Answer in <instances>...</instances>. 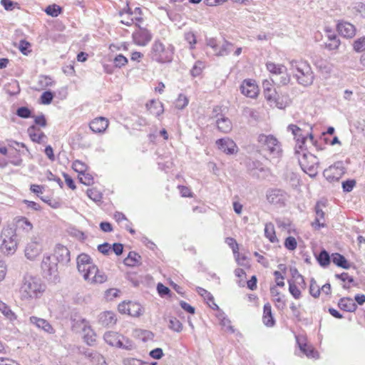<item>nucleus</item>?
Returning a JSON list of instances; mask_svg holds the SVG:
<instances>
[{
    "label": "nucleus",
    "instance_id": "nucleus-15",
    "mask_svg": "<svg viewBox=\"0 0 365 365\" xmlns=\"http://www.w3.org/2000/svg\"><path fill=\"white\" fill-rule=\"evenodd\" d=\"M324 207L325 205L322 202H317L314 207L315 220L312 222V226L315 230H319L326 226L324 222L325 212L323 211Z\"/></svg>",
    "mask_w": 365,
    "mask_h": 365
},
{
    "label": "nucleus",
    "instance_id": "nucleus-60",
    "mask_svg": "<svg viewBox=\"0 0 365 365\" xmlns=\"http://www.w3.org/2000/svg\"><path fill=\"white\" fill-rule=\"evenodd\" d=\"M289 290L290 294L295 298L299 299L301 297V291L297 286L293 283H289Z\"/></svg>",
    "mask_w": 365,
    "mask_h": 365
},
{
    "label": "nucleus",
    "instance_id": "nucleus-2",
    "mask_svg": "<svg viewBox=\"0 0 365 365\" xmlns=\"http://www.w3.org/2000/svg\"><path fill=\"white\" fill-rule=\"evenodd\" d=\"M255 145L257 152L262 154L266 159L268 157L278 158L282 155L280 141L273 135L260 133L257 136Z\"/></svg>",
    "mask_w": 365,
    "mask_h": 365
},
{
    "label": "nucleus",
    "instance_id": "nucleus-33",
    "mask_svg": "<svg viewBox=\"0 0 365 365\" xmlns=\"http://www.w3.org/2000/svg\"><path fill=\"white\" fill-rule=\"evenodd\" d=\"M0 312L9 321L13 322L16 319V315L10 307L0 300Z\"/></svg>",
    "mask_w": 365,
    "mask_h": 365
},
{
    "label": "nucleus",
    "instance_id": "nucleus-44",
    "mask_svg": "<svg viewBox=\"0 0 365 365\" xmlns=\"http://www.w3.org/2000/svg\"><path fill=\"white\" fill-rule=\"evenodd\" d=\"M317 260L322 266L325 267L329 264L331 259L327 251L322 250L319 253L317 257Z\"/></svg>",
    "mask_w": 365,
    "mask_h": 365
},
{
    "label": "nucleus",
    "instance_id": "nucleus-35",
    "mask_svg": "<svg viewBox=\"0 0 365 365\" xmlns=\"http://www.w3.org/2000/svg\"><path fill=\"white\" fill-rule=\"evenodd\" d=\"M331 259L332 262L339 267L344 269H348L349 267V264L346 258L339 253L332 254Z\"/></svg>",
    "mask_w": 365,
    "mask_h": 365
},
{
    "label": "nucleus",
    "instance_id": "nucleus-21",
    "mask_svg": "<svg viewBox=\"0 0 365 365\" xmlns=\"http://www.w3.org/2000/svg\"><path fill=\"white\" fill-rule=\"evenodd\" d=\"M29 321L31 324L36 325V327L38 329H41L44 331L53 334L54 333V329L52 326L47 322L46 319L42 318H38L34 316H32L29 318Z\"/></svg>",
    "mask_w": 365,
    "mask_h": 365
},
{
    "label": "nucleus",
    "instance_id": "nucleus-29",
    "mask_svg": "<svg viewBox=\"0 0 365 365\" xmlns=\"http://www.w3.org/2000/svg\"><path fill=\"white\" fill-rule=\"evenodd\" d=\"M123 19H121V23L125 24L127 26H130L135 23V21L138 22L142 20L141 17L135 16L133 17L131 16L133 15V12H130V9L128 7V11L125 13H120ZM137 24V23H135Z\"/></svg>",
    "mask_w": 365,
    "mask_h": 365
},
{
    "label": "nucleus",
    "instance_id": "nucleus-38",
    "mask_svg": "<svg viewBox=\"0 0 365 365\" xmlns=\"http://www.w3.org/2000/svg\"><path fill=\"white\" fill-rule=\"evenodd\" d=\"M128 315L131 317H139L143 313V309L140 304L129 301Z\"/></svg>",
    "mask_w": 365,
    "mask_h": 365
},
{
    "label": "nucleus",
    "instance_id": "nucleus-7",
    "mask_svg": "<svg viewBox=\"0 0 365 365\" xmlns=\"http://www.w3.org/2000/svg\"><path fill=\"white\" fill-rule=\"evenodd\" d=\"M2 243L1 249L6 255L15 252L17 248V235L14 229L11 227L4 228L1 232Z\"/></svg>",
    "mask_w": 365,
    "mask_h": 365
},
{
    "label": "nucleus",
    "instance_id": "nucleus-43",
    "mask_svg": "<svg viewBox=\"0 0 365 365\" xmlns=\"http://www.w3.org/2000/svg\"><path fill=\"white\" fill-rule=\"evenodd\" d=\"M315 65L323 73H329L331 71V66L325 60L317 61Z\"/></svg>",
    "mask_w": 365,
    "mask_h": 365
},
{
    "label": "nucleus",
    "instance_id": "nucleus-24",
    "mask_svg": "<svg viewBox=\"0 0 365 365\" xmlns=\"http://www.w3.org/2000/svg\"><path fill=\"white\" fill-rule=\"evenodd\" d=\"M339 307L345 312H354L357 308L356 303L350 297H343L338 303Z\"/></svg>",
    "mask_w": 365,
    "mask_h": 365
},
{
    "label": "nucleus",
    "instance_id": "nucleus-18",
    "mask_svg": "<svg viewBox=\"0 0 365 365\" xmlns=\"http://www.w3.org/2000/svg\"><path fill=\"white\" fill-rule=\"evenodd\" d=\"M216 143L218 148L227 154H233L236 150V144L229 138L220 139Z\"/></svg>",
    "mask_w": 365,
    "mask_h": 365
},
{
    "label": "nucleus",
    "instance_id": "nucleus-64",
    "mask_svg": "<svg viewBox=\"0 0 365 365\" xmlns=\"http://www.w3.org/2000/svg\"><path fill=\"white\" fill-rule=\"evenodd\" d=\"M120 291L117 289H109L106 292V297L107 299L111 300L113 298L118 297L119 296Z\"/></svg>",
    "mask_w": 365,
    "mask_h": 365
},
{
    "label": "nucleus",
    "instance_id": "nucleus-6",
    "mask_svg": "<svg viewBox=\"0 0 365 365\" xmlns=\"http://www.w3.org/2000/svg\"><path fill=\"white\" fill-rule=\"evenodd\" d=\"M266 67L271 74L272 81L277 86H286L290 82V75L284 65L267 62Z\"/></svg>",
    "mask_w": 365,
    "mask_h": 365
},
{
    "label": "nucleus",
    "instance_id": "nucleus-40",
    "mask_svg": "<svg viewBox=\"0 0 365 365\" xmlns=\"http://www.w3.org/2000/svg\"><path fill=\"white\" fill-rule=\"evenodd\" d=\"M140 256L134 252H130L128 257L124 259V263L127 266H135L139 262Z\"/></svg>",
    "mask_w": 365,
    "mask_h": 365
},
{
    "label": "nucleus",
    "instance_id": "nucleus-55",
    "mask_svg": "<svg viewBox=\"0 0 365 365\" xmlns=\"http://www.w3.org/2000/svg\"><path fill=\"white\" fill-rule=\"evenodd\" d=\"M79 180L84 185H90L93 183V177L91 175L88 173H86L85 172L80 175Z\"/></svg>",
    "mask_w": 365,
    "mask_h": 365
},
{
    "label": "nucleus",
    "instance_id": "nucleus-17",
    "mask_svg": "<svg viewBox=\"0 0 365 365\" xmlns=\"http://www.w3.org/2000/svg\"><path fill=\"white\" fill-rule=\"evenodd\" d=\"M343 168L339 166L334 165L330 166L329 168L324 170V175L330 182L337 181L343 175Z\"/></svg>",
    "mask_w": 365,
    "mask_h": 365
},
{
    "label": "nucleus",
    "instance_id": "nucleus-10",
    "mask_svg": "<svg viewBox=\"0 0 365 365\" xmlns=\"http://www.w3.org/2000/svg\"><path fill=\"white\" fill-rule=\"evenodd\" d=\"M43 246L41 239L38 236H34L25 247V256L28 259H36L42 252Z\"/></svg>",
    "mask_w": 365,
    "mask_h": 365
},
{
    "label": "nucleus",
    "instance_id": "nucleus-41",
    "mask_svg": "<svg viewBox=\"0 0 365 365\" xmlns=\"http://www.w3.org/2000/svg\"><path fill=\"white\" fill-rule=\"evenodd\" d=\"M220 325L222 328L230 333H234L235 329L231 324V321L223 314L220 315Z\"/></svg>",
    "mask_w": 365,
    "mask_h": 365
},
{
    "label": "nucleus",
    "instance_id": "nucleus-12",
    "mask_svg": "<svg viewBox=\"0 0 365 365\" xmlns=\"http://www.w3.org/2000/svg\"><path fill=\"white\" fill-rule=\"evenodd\" d=\"M270 106L276 107L279 109H284L290 103L291 99L288 94L282 92H275V94L271 96L270 100H267Z\"/></svg>",
    "mask_w": 365,
    "mask_h": 365
},
{
    "label": "nucleus",
    "instance_id": "nucleus-58",
    "mask_svg": "<svg viewBox=\"0 0 365 365\" xmlns=\"http://www.w3.org/2000/svg\"><path fill=\"white\" fill-rule=\"evenodd\" d=\"M87 195L89 198L95 202L99 201L101 198L100 192L95 189H88L87 190Z\"/></svg>",
    "mask_w": 365,
    "mask_h": 365
},
{
    "label": "nucleus",
    "instance_id": "nucleus-63",
    "mask_svg": "<svg viewBox=\"0 0 365 365\" xmlns=\"http://www.w3.org/2000/svg\"><path fill=\"white\" fill-rule=\"evenodd\" d=\"M197 292L199 294H200L202 297H204L205 299L207 300L208 302L213 301V297L206 289L202 287H197Z\"/></svg>",
    "mask_w": 365,
    "mask_h": 365
},
{
    "label": "nucleus",
    "instance_id": "nucleus-30",
    "mask_svg": "<svg viewBox=\"0 0 365 365\" xmlns=\"http://www.w3.org/2000/svg\"><path fill=\"white\" fill-rule=\"evenodd\" d=\"M28 133L31 139L37 143H41L46 137L44 133L39 129H36L35 125L30 126L28 128Z\"/></svg>",
    "mask_w": 365,
    "mask_h": 365
},
{
    "label": "nucleus",
    "instance_id": "nucleus-8",
    "mask_svg": "<svg viewBox=\"0 0 365 365\" xmlns=\"http://www.w3.org/2000/svg\"><path fill=\"white\" fill-rule=\"evenodd\" d=\"M173 48L165 47L160 41H156L153 44L151 56L152 58L158 62H170L173 58Z\"/></svg>",
    "mask_w": 365,
    "mask_h": 365
},
{
    "label": "nucleus",
    "instance_id": "nucleus-49",
    "mask_svg": "<svg viewBox=\"0 0 365 365\" xmlns=\"http://www.w3.org/2000/svg\"><path fill=\"white\" fill-rule=\"evenodd\" d=\"M120 341H122V345L118 346V347L119 348L125 349L127 350H132L135 348L134 343L123 336H122V340Z\"/></svg>",
    "mask_w": 365,
    "mask_h": 365
},
{
    "label": "nucleus",
    "instance_id": "nucleus-3",
    "mask_svg": "<svg viewBox=\"0 0 365 365\" xmlns=\"http://www.w3.org/2000/svg\"><path fill=\"white\" fill-rule=\"evenodd\" d=\"M45 291V286L41 280L31 275H25L19 289L21 300L30 302L39 298Z\"/></svg>",
    "mask_w": 365,
    "mask_h": 365
},
{
    "label": "nucleus",
    "instance_id": "nucleus-48",
    "mask_svg": "<svg viewBox=\"0 0 365 365\" xmlns=\"http://www.w3.org/2000/svg\"><path fill=\"white\" fill-rule=\"evenodd\" d=\"M168 327L170 329L177 332H180L182 329V323L176 318L170 319Z\"/></svg>",
    "mask_w": 365,
    "mask_h": 365
},
{
    "label": "nucleus",
    "instance_id": "nucleus-14",
    "mask_svg": "<svg viewBox=\"0 0 365 365\" xmlns=\"http://www.w3.org/2000/svg\"><path fill=\"white\" fill-rule=\"evenodd\" d=\"M133 39L135 44L144 46L151 41L152 34L148 29L139 26L133 34Z\"/></svg>",
    "mask_w": 365,
    "mask_h": 365
},
{
    "label": "nucleus",
    "instance_id": "nucleus-47",
    "mask_svg": "<svg viewBox=\"0 0 365 365\" xmlns=\"http://www.w3.org/2000/svg\"><path fill=\"white\" fill-rule=\"evenodd\" d=\"M61 11V8L56 4L50 5L45 9L46 13L53 17H56Z\"/></svg>",
    "mask_w": 365,
    "mask_h": 365
},
{
    "label": "nucleus",
    "instance_id": "nucleus-42",
    "mask_svg": "<svg viewBox=\"0 0 365 365\" xmlns=\"http://www.w3.org/2000/svg\"><path fill=\"white\" fill-rule=\"evenodd\" d=\"M17 225L25 232H29L33 229V225L26 217H21L17 220Z\"/></svg>",
    "mask_w": 365,
    "mask_h": 365
},
{
    "label": "nucleus",
    "instance_id": "nucleus-59",
    "mask_svg": "<svg viewBox=\"0 0 365 365\" xmlns=\"http://www.w3.org/2000/svg\"><path fill=\"white\" fill-rule=\"evenodd\" d=\"M340 44L341 41L339 39H332L331 41H328V42L326 43L325 46L327 49L331 51L337 49Z\"/></svg>",
    "mask_w": 365,
    "mask_h": 365
},
{
    "label": "nucleus",
    "instance_id": "nucleus-54",
    "mask_svg": "<svg viewBox=\"0 0 365 365\" xmlns=\"http://www.w3.org/2000/svg\"><path fill=\"white\" fill-rule=\"evenodd\" d=\"M145 364V361L140 359H137L135 358L128 357L123 359V365H143Z\"/></svg>",
    "mask_w": 365,
    "mask_h": 365
},
{
    "label": "nucleus",
    "instance_id": "nucleus-28",
    "mask_svg": "<svg viewBox=\"0 0 365 365\" xmlns=\"http://www.w3.org/2000/svg\"><path fill=\"white\" fill-rule=\"evenodd\" d=\"M349 10L355 16H360L365 18V4L363 2H353L349 6Z\"/></svg>",
    "mask_w": 365,
    "mask_h": 365
},
{
    "label": "nucleus",
    "instance_id": "nucleus-56",
    "mask_svg": "<svg viewBox=\"0 0 365 365\" xmlns=\"http://www.w3.org/2000/svg\"><path fill=\"white\" fill-rule=\"evenodd\" d=\"M320 289L319 286L317 284L316 282L314 280L311 281L310 287H309V293L314 297H318L320 294Z\"/></svg>",
    "mask_w": 365,
    "mask_h": 365
},
{
    "label": "nucleus",
    "instance_id": "nucleus-57",
    "mask_svg": "<svg viewBox=\"0 0 365 365\" xmlns=\"http://www.w3.org/2000/svg\"><path fill=\"white\" fill-rule=\"evenodd\" d=\"M73 168L81 175L86 172V165L79 160H76L73 163Z\"/></svg>",
    "mask_w": 365,
    "mask_h": 365
},
{
    "label": "nucleus",
    "instance_id": "nucleus-51",
    "mask_svg": "<svg viewBox=\"0 0 365 365\" xmlns=\"http://www.w3.org/2000/svg\"><path fill=\"white\" fill-rule=\"evenodd\" d=\"M53 98V94L51 91H45L41 96V102L44 105H48Z\"/></svg>",
    "mask_w": 365,
    "mask_h": 365
},
{
    "label": "nucleus",
    "instance_id": "nucleus-46",
    "mask_svg": "<svg viewBox=\"0 0 365 365\" xmlns=\"http://www.w3.org/2000/svg\"><path fill=\"white\" fill-rule=\"evenodd\" d=\"M188 98L183 94H180L175 101V107L178 109H183L188 104Z\"/></svg>",
    "mask_w": 365,
    "mask_h": 365
},
{
    "label": "nucleus",
    "instance_id": "nucleus-26",
    "mask_svg": "<svg viewBox=\"0 0 365 365\" xmlns=\"http://www.w3.org/2000/svg\"><path fill=\"white\" fill-rule=\"evenodd\" d=\"M262 321L265 326L269 327H273L275 323L272 314L271 305L269 303L265 304L264 306Z\"/></svg>",
    "mask_w": 365,
    "mask_h": 365
},
{
    "label": "nucleus",
    "instance_id": "nucleus-11",
    "mask_svg": "<svg viewBox=\"0 0 365 365\" xmlns=\"http://www.w3.org/2000/svg\"><path fill=\"white\" fill-rule=\"evenodd\" d=\"M288 130H290L294 135L297 141L296 149L302 150L304 145L305 141L309 136L310 140L313 142V135L308 133L304 132L296 125L291 124L287 128Z\"/></svg>",
    "mask_w": 365,
    "mask_h": 365
},
{
    "label": "nucleus",
    "instance_id": "nucleus-25",
    "mask_svg": "<svg viewBox=\"0 0 365 365\" xmlns=\"http://www.w3.org/2000/svg\"><path fill=\"white\" fill-rule=\"evenodd\" d=\"M99 322L103 326H113L116 322L115 314L112 312H103L99 315Z\"/></svg>",
    "mask_w": 365,
    "mask_h": 365
},
{
    "label": "nucleus",
    "instance_id": "nucleus-22",
    "mask_svg": "<svg viewBox=\"0 0 365 365\" xmlns=\"http://www.w3.org/2000/svg\"><path fill=\"white\" fill-rule=\"evenodd\" d=\"M41 269L48 275L54 274L57 270V262L52 260L50 256H44L41 262Z\"/></svg>",
    "mask_w": 365,
    "mask_h": 365
},
{
    "label": "nucleus",
    "instance_id": "nucleus-62",
    "mask_svg": "<svg viewBox=\"0 0 365 365\" xmlns=\"http://www.w3.org/2000/svg\"><path fill=\"white\" fill-rule=\"evenodd\" d=\"M356 185L354 180H348L342 182V187L345 192H351Z\"/></svg>",
    "mask_w": 365,
    "mask_h": 365
},
{
    "label": "nucleus",
    "instance_id": "nucleus-32",
    "mask_svg": "<svg viewBox=\"0 0 365 365\" xmlns=\"http://www.w3.org/2000/svg\"><path fill=\"white\" fill-rule=\"evenodd\" d=\"M297 339L301 351L304 353L308 358L318 357L317 352L314 350L312 346L300 342L299 338H297Z\"/></svg>",
    "mask_w": 365,
    "mask_h": 365
},
{
    "label": "nucleus",
    "instance_id": "nucleus-23",
    "mask_svg": "<svg viewBox=\"0 0 365 365\" xmlns=\"http://www.w3.org/2000/svg\"><path fill=\"white\" fill-rule=\"evenodd\" d=\"M122 335L114 331H108L105 333L103 339L106 342L113 346H118L122 345Z\"/></svg>",
    "mask_w": 365,
    "mask_h": 365
},
{
    "label": "nucleus",
    "instance_id": "nucleus-9",
    "mask_svg": "<svg viewBox=\"0 0 365 365\" xmlns=\"http://www.w3.org/2000/svg\"><path fill=\"white\" fill-rule=\"evenodd\" d=\"M206 43L213 49L215 55L217 56H226L233 50V45L225 39L210 38L207 39Z\"/></svg>",
    "mask_w": 365,
    "mask_h": 365
},
{
    "label": "nucleus",
    "instance_id": "nucleus-61",
    "mask_svg": "<svg viewBox=\"0 0 365 365\" xmlns=\"http://www.w3.org/2000/svg\"><path fill=\"white\" fill-rule=\"evenodd\" d=\"M204 66L202 64V62L200 61H197L193 66V68H192L191 70V74L192 76H198L202 71V68H203Z\"/></svg>",
    "mask_w": 365,
    "mask_h": 365
},
{
    "label": "nucleus",
    "instance_id": "nucleus-5",
    "mask_svg": "<svg viewBox=\"0 0 365 365\" xmlns=\"http://www.w3.org/2000/svg\"><path fill=\"white\" fill-rule=\"evenodd\" d=\"M295 154L298 155V161L302 170L310 177L314 178L318 173L319 160L313 154L304 150L296 149Z\"/></svg>",
    "mask_w": 365,
    "mask_h": 365
},
{
    "label": "nucleus",
    "instance_id": "nucleus-37",
    "mask_svg": "<svg viewBox=\"0 0 365 365\" xmlns=\"http://www.w3.org/2000/svg\"><path fill=\"white\" fill-rule=\"evenodd\" d=\"M216 123L218 129L223 133H228L232 130V123L227 118L222 117Z\"/></svg>",
    "mask_w": 365,
    "mask_h": 365
},
{
    "label": "nucleus",
    "instance_id": "nucleus-52",
    "mask_svg": "<svg viewBox=\"0 0 365 365\" xmlns=\"http://www.w3.org/2000/svg\"><path fill=\"white\" fill-rule=\"evenodd\" d=\"M297 242L294 237H288L284 242V246L289 250H294L296 249Z\"/></svg>",
    "mask_w": 365,
    "mask_h": 365
},
{
    "label": "nucleus",
    "instance_id": "nucleus-16",
    "mask_svg": "<svg viewBox=\"0 0 365 365\" xmlns=\"http://www.w3.org/2000/svg\"><path fill=\"white\" fill-rule=\"evenodd\" d=\"M336 29L341 36L347 38H353L356 31L354 25L347 21L339 22Z\"/></svg>",
    "mask_w": 365,
    "mask_h": 365
},
{
    "label": "nucleus",
    "instance_id": "nucleus-4",
    "mask_svg": "<svg viewBox=\"0 0 365 365\" xmlns=\"http://www.w3.org/2000/svg\"><path fill=\"white\" fill-rule=\"evenodd\" d=\"M289 69L293 77L299 85L311 86L314 81V74L310 64L303 59H292L289 61Z\"/></svg>",
    "mask_w": 365,
    "mask_h": 365
},
{
    "label": "nucleus",
    "instance_id": "nucleus-1",
    "mask_svg": "<svg viewBox=\"0 0 365 365\" xmlns=\"http://www.w3.org/2000/svg\"><path fill=\"white\" fill-rule=\"evenodd\" d=\"M76 263L78 272L88 284H102L107 281V275L98 268L89 255L84 253L79 255Z\"/></svg>",
    "mask_w": 365,
    "mask_h": 365
},
{
    "label": "nucleus",
    "instance_id": "nucleus-50",
    "mask_svg": "<svg viewBox=\"0 0 365 365\" xmlns=\"http://www.w3.org/2000/svg\"><path fill=\"white\" fill-rule=\"evenodd\" d=\"M128 61V58L122 54L117 55L113 60L115 66L118 68H121L126 65Z\"/></svg>",
    "mask_w": 365,
    "mask_h": 365
},
{
    "label": "nucleus",
    "instance_id": "nucleus-34",
    "mask_svg": "<svg viewBox=\"0 0 365 365\" xmlns=\"http://www.w3.org/2000/svg\"><path fill=\"white\" fill-rule=\"evenodd\" d=\"M235 274L239 278L237 283L240 287H245L246 283L247 284V287L251 289V279L245 280L246 273L243 269H236L235 270Z\"/></svg>",
    "mask_w": 365,
    "mask_h": 365
},
{
    "label": "nucleus",
    "instance_id": "nucleus-45",
    "mask_svg": "<svg viewBox=\"0 0 365 365\" xmlns=\"http://www.w3.org/2000/svg\"><path fill=\"white\" fill-rule=\"evenodd\" d=\"M353 48L356 52L365 51V36L358 38L353 43Z\"/></svg>",
    "mask_w": 365,
    "mask_h": 365
},
{
    "label": "nucleus",
    "instance_id": "nucleus-20",
    "mask_svg": "<svg viewBox=\"0 0 365 365\" xmlns=\"http://www.w3.org/2000/svg\"><path fill=\"white\" fill-rule=\"evenodd\" d=\"M54 257L56 261L66 264L70 261V252L65 246L58 245L55 249Z\"/></svg>",
    "mask_w": 365,
    "mask_h": 365
},
{
    "label": "nucleus",
    "instance_id": "nucleus-31",
    "mask_svg": "<svg viewBox=\"0 0 365 365\" xmlns=\"http://www.w3.org/2000/svg\"><path fill=\"white\" fill-rule=\"evenodd\" d=\"M148 110L154 115H159L163 112V104L154 100L146 104Z\"/></svg>",
    "mask_w": 365,
    "mask_h": 365
},
{
    "label": "nucleus",
    "instance_id": "nucleus-13",
    "mask_svg": "<svg viewBox=\"0 0 365 365\" xmlns=\"http://www.w3.org/2000/svg\"><path fill=\"white\" fill-rule=\"evenodd\" d=\"M267 201L273 205H284L287 200V194L282 190L271 188L266 192Z\"/></svg>",
    "mask_w": 365,
    "mask_h": 365
},
{
    "label": "nucleus",
    "instance_id": "nucleus-27",
    "mask_svg": "<svg viewBox=\"0 0 365 365\" xmlns=\"http://www.w3.org/2000/svg\"><path fill=\"white\" fill-rule=\"evenodd\" d=\"M270 292L273 300L276 302L277 307L283 308L285 306L284 295L282 294L275 286L270 288Z\"/></svg>",
    "mask_w": 365,
    "mask_h": 365
},
{
    "label": "nucleus",
    "instance_id": "nucleus-39",
    "mask_svg": "<svg viewBox=\"0 0 365 365\" xmlns=\"http://www.w3.org/2000/svg\"><path fill=\"white\" fill-rule=\"evenodd\" d=\"M264 234L265 236L269 240L272 242H275L277 241V238L275 235L274 227L272 223L266 224L264 227Z\"/></svg>",
    "mask_w": 365,
    "mask_h": 365
},
{
    "label": "nucleus",
    "instance_id": "nucleus-19",
    "mask_svg": "<svg viewBox=\"0 0 365 365\" xmlns=\"http://www.w3.org/2000/svg\"><path fill=\"white\" fill-rule=\"evenodd\" d=\"M108 126V120L103 117H98L93 120L89 125L91 130L94 133H103Z\"/></svg>",
    "mask_w": 365,
    "mask_h": 365
},
{
    "label": "nucleus",
    "instance_id": "nucleus-53",
    "mask_svg": "<svg viewBox=\"0 0 365 365\" xmlns=\"http://www.w3.org/2000/svg\"><path fill=\"white\" fill-rule=\"evenodd\" d=\"M251 87V79H245L240 86V91L242 94L249 96L250 92V88Z\"/></svg>",
    "mask_w": 365,
    "mask_h": 365
},
{
    "label": "nucleus",
    "instance_id": "nucleus-36",
    "mask_svg": "<svg viewBox=\"0 0 365 365\" xmlns=\"http://www.w3.org/2000/svg\"><path fill=\"white\" fill-rule=\"evenodd\" d=\"M273 83L274 82L272 81V79L270 81L264 80L262 83L264 96L266 100H270L271 96L272 94H275V92L277 91L275 89H273Z\"/></svg>",
    "mask_w": 365,
    "mask_h": 365
}]
</instances>
